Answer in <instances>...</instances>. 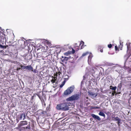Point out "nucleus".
<instances>
[{
	"label": "nucleus",
	"mask_w": 131,
	"mask_h": 131,
	"mask_svg": "<svg viewBox=\"0 0 131 131\" xmlns=\"http://www.w3.org/2000/svg\"><path fill=\"white\" fill-rule=\"evenodd\" d=\"M0 47L2 48H4L6 49V47L4 46H2V45L0 44Z\"/></svg>",
	"instance_id": "dca6fc26"
},
{
	"label": "nucleus",
	"mask_w": 131,
	"mask_h": 131,
	"mask_svg": "<svg viewBox=\"0 0 131 131\" xmlns=\"http://www.w3.org/2000/svg\"><path fill=\"white\" fill-rule=\"evenodd\" d=\"M80 97V95L79 94H74L67 98L66 100L68 101L77 100Z\"/></svg>",
	"instance_id": "f03ea898"
},
{
	"label": "nucleus",
	"mask_w": 131,
	"mask_h": 131,
	"mask_svg": "<svg viewBox=\"0 0 131 131\" xmlns=\"http://www.w3.org/2000/svg\"><path fill=\"white\" fill-rule=\"evenodd\" d=\"M81 42H83V43H84L83 41H81Z\"/></svg>",
	"instance_id": "c756f323"
},
{
	"label": "nucleus",
	"mask_w": 131,
	"mask_h": 131,
	"mask_svg": "<svg viewBox=\"0 0 131 131\" xmlns=\"http://www.w3.org/2000/svg\"><path fill=\"white\" fill-rule=\"evenodd\" d=\"M108 47L109 48H111L112 47V45L111 44H109V45H108Z\"/></svg>",
	"instance_id": "a211bd4d"
},
{
	"label": "nucleus",
	"mask_w": 131,
	"mask_h": 131,
	"mask_svg": "<svg viewBox=\"0 0 131 131\" xmlns=\"http://www.w3.org/2000/svg\"><path fill=\"white\" fill-rule=\"evenodd\" d=\"M112 90H115L117 89V87L116 86H114L112 88H111Z\"/></svg>",
	"instance_id": "f3484780"
},
{
	"label": "nucleus",
	"mask_w": 131,
	"mask_h": 131,
	"mask_svg": "<svg viewBox=\"0 0 131 131\" xmlns=\"http://www.w3.org/2000/svg\"><path fill=\"white\" fill-rule=\"evenodd\" d=\"M26 67V66H24L23 67L24 69H26V68H25Z\"/></svg>",
	"instance_id": "b1692460"
},
{
	"label": "nucleus",
	"mask_w": 131,
	"mask_h": 131,
	"mask_svg": "<svg viewBox=\"0 0 131 131\" xmlns=\"http://www.w3.org/2000/svg\"><path fill=\"white\" fill-rule=\"evenodd\" d=\"M66 82V81L64 80L63 83H62L61 84L60 86V88H62L63 86L64 85L65 83Z\"/></svg>",
	"instance_id": "ddd939ff"
},
{
	"label": "nucleus",
	"mask_w": 131,
	"mask_h": 131,
	"mask_svg": "<svg viewBox=\"0 0 131 131\" xmlns=\"http://www.w3.org/2000/svg\"><path fill=\"white\" fill-rule=\"evenodd\" d=\"M51 82H52V83H54L55 82V80H53V79H52L51 80Z\"/></svg>",
	"instance_id": "aec40b11"
},
{
	"label": "nucleus",
	"mask_w": 131,
	"mask_h": 131,
	"mask_svg": "<svg viewBox=\"0 0 131 131\" xmlns=\"http://www.w3.org/2000/svg\"><path fill=\"white\" fill-rule=\"evenodd\" d=\"M74 88V85H72L71 86L69 87L64 93V95H67L72 93L73 91Z\"/></svg>",
	"instance_id": "7ed1b4c3"
},
{
	"label": "nucleus",
	"mask_w": 131,
	"mask_h": 131,
	"mask_svg": "<svg viewBox=\"0 0 131 131\" xmlns=\"http://www.w3.org/2000/svg\"><path fill=\"white\" fill-rule=\"evenodd\" d=\"M26 69H28L29 70H32V71L33 68L31 66H26L25 67Z\"/></svg>",
	"instance_id": "0eeeda50"
},
{
	"label": "nucleus",
	"mask_w": 131,
	"mask_h": 131,
	"mask_svg": "<svg viewBox=\"0 0 131 131\" xmlns=\"http://www.w3.org/2000/svg\"><path fill=\"white\" fill-rule=\"evenodd\" d=\"M89 95L92 98L95 97L97 95V93H93V92L91 91L88 92Z\"/></svg>",
	"instance_id": "20e7f679"
},
{
	"label": "nucleus",
	"mask_w": 131,
	"mask_h": 131,
	"mask_svg": "<svg viewBox=\"0 0 131 131\" xmlns=\"http://www.w3.org/2000/svg\"><path fill=\"white\" fill-rule=\"evenodd\" d=\"M75 52V50L73 49H72V53L73 54Z\"/></svg>",
	"instance_id": "6ab92c4d"
},
{
	"label": "nucleus",
	"mask_w": 131,
	"mask_h": 131,
	"mask_svg": "<svg viewBox=\"0 0 131 131\" xmlns=\"http://www.w3.org/2000/svg\"><path fill=\"white\" fill-rule=\"evenodd\" d=\"M71 53V51H69L67 52L64 53V54L65 55L68 56Z\"/></svg>",
	"instance_id": "f8f14e48"
},
{
	"label": "nucleus",
	"mask_w": 131,
	"mask_h": 131,
	"mask_svg": "<svg viewBox=\"0 0 131 131\" xmlns=\"http://www.w3.org/2000/svg\"><path fill=\"white\" fill-rule=\"evenodd\" d=\"M58 73L59 74V75H60V72H58Z\"/></svg>",
	"instance_id": "a878e982"
},
{
	"label": "nucleus",
	"mask_w": 131,
	"mask_h": 131,
	"mask_svg": "<svg viewBox=\"0 0 131 131\" xmlns=\"http://www.w3.org/2000/svg\"><path fill=\"white\" fill-rule=\"evenodd\" d=\"M99 115L100 116H103L104 117H105V115L104 114L103 112H100L99 113Z\"/></svg>",
	"instance_id": "9d476101"
},
{
	"label": "nucleus",
	"mask_w": 131,
	"mask_h": 131,
	"mask_svg": "<svg viewBox=\"0 0 131 131\" xmlns=\"http://www.w3.org/2000/svg\"><path fill=\"white\" fill-rule=\"evenodd\" d=\"M62 58H64V57L63 56H62Z\"/></svg>",
	"instance_id": "bb28decb"
},
{
	"label": "nucleus",
	"mask_w": 131,
	"mask_h": 131,
	"mask_svg": "<svg viewBox=\"0 0 131 131\" xmlns=\"http://www.w3.org/2000/svg\"><path fill=\"white\" fill-rule=\"evenodd\" d=\"M23 116L24 117L23 119L24 120L25 118L26 117L25 115L24 114H22L20 115V116L19 119H21L22 118Z\"/></svg>",
	"instance_id": "6e6552de"
},
{
	"label": "nucleus",
	"mask_w": 131,
	"mask_h": 131,
	"mask_svg": "<svg viewBox=\"0 0 131 131\" xmlns=\"http://www.w3.org/2000/svg\"><path fill=\"white\" fill-rule=\"evenodd\" d=\"M120 121H118V125H119V124H120Z\"/></svg>",
	"instance_id": "5701e85b"
},
{
	"label": "nucleus",
	"mask_w": 131,
	"mask_h": 131,
	"mask_svg": "<svg viewBox=\"0 0 131 131\" xmlns=\"http://www.w3.org/2000/svg\"><path fill=\"white\" fill-rule=\"evenodd\" d=\"M89 53L88 52H86V53H83L82 56V57H84L87 55Z\"/></svg>",
	"instance_id": "4468645a"
},
{
	"label": "nucleus",
	"mask_w": 131,
	"mask_h": 131,
	"mask_svg": "<svg viewBox=\"0 0 131 131\" xmlns=\"http://www.w3.org/2000/svg\"><path fill=\"white\" fill-rule=\"evenodd\" d=\"M21 68H22V67H23V66H21Z\"/></svg>",
	"instance_id": "cd10ccee"
},
{
	"label": "nucleus",
	"mask_w": 131,
	"mask_h": 131,
	"mask_svg": "<svg viewBox=\"0 0 131 131\" xmlns=\"http://www.w3.org/2000/svg\"><path fill=\"white\" fill-rule=\"evenodd\" d=\"M114 93L115 92H113L112 93V95L114 96Z\"/></svg>",
	"instance_id": "4be33fe9"
},
{
	"label": "nucleus",
	"mask_w": 131,
	"mask_h": 131,
	"mask_svg": "<svg viewBox=\"0 0 131 131\" xmlns=\"http://www.w3.org/2000/svg\"><path fill=\"white\" fill-rule=\"evenodd\" d=\"M115 119L116 121H121V119L118 118V117H115Z\"/></svg>",
	"instance_id": "2eb2a0df"
},
{
	"label": "nucleus",
	"mask_w": 131,
	"mask_h": 131,
	"mask_svg": "<svg viewBox=\"0 0 131 131\" xmlns=\"http://www.w3.org/2000/svg\"><path fill=\"white\" fill-rule=\"evenodd\" d=\"M91 115L93 118L97 119L99 121H100L101 119L98 116L96 115L93 114H92Z\"/></svg>",
	"instance_id": "423d86ee"
},
{
	"label": "nucleus",
	"mask_w": 131,
	"mask_h": 131,
	"mask_svg": "<svg viewBox=\"0 0 131 131\" xmlns=\"http://www.w3.org/2000/svg\"><path fill=\"white\" fill-rule=\"evenodd\" d=\"M93 108H95V109H99V108H100L98 107H95Z\"/></svg>",
	"instance_id": "412c9836"
},
{
	"label": "nucleus",
	"mask_w": 131,
	"mask_h": 131,
	"mask_svg": "<svg viewBox=\"0 0 131 131\" xmlns=\"http://www.w3.org/2000/svg\"><path fill=\"white\" fill-rule=\"evenodd\" d=\"M103 50H100V51L101 52H103Z\"/></svg>",
	"instance_id": "393cba45"
},
{
	"label": "nucleus",
	"mask_w": 131,
	"mask_h": 131,
	"mask_svg": "<svg viewBox=\"0 0 131 131\" xmlns=\"http://www.w3.org/2000/svg\"><path fill=\"white\" fill-rule=\"evenodd\" d=\"M92 57L93 56L92 54L91 53H90L88 57V62L89 61V60H90V61H91V60L92 58Z\"/></svg>",
	"instance_id": "1a4fd4ad"
},
{
	"label": "nucleus",
	"mask_w": 131,
	"mask_h": 131,
	"mask_svg": "<svg viewBox=\"0 0 131 131\" xmlns=\"http://www.w3.org/2000/svg\"><path fill=\"white\" fill-rule=\"evenodd\" d=\"M116 46H115V49H116Z\"/></svg>",
	"instance_id": "7c9ffc66"
},
{
	"label": "nucleus",
	"mask_w": 131,
	"mask_h": 131,
	"mask_svg": "<svg viewBox=\"0 0 131 131\" xmlns=\"http://www.w3.org/2000/svg\"><path fill=\"white\" fill-rule=\"evenodd\" d=\"M71 104V103H70L60 104L57 105L56 108L58 110L68 111L69 108V106H70V104Z\"/></svg>",
	"instance_id": "f257e3e1"
},
{
	"label": "nucleus",
	"mask_w": 131,
	"mask_h": 131,
	"mask_svg": "<svg viewBox=\"0 0 131 131\" xmlns=\"http://www.w3.org/2000/svg\"><path fill=\"white\" fill-rule=\"evenodd\" d=\"M112 86H111L110 87V88H111V87H112Z\"/></svg>",
	"instance_id": "c85d7f7f"
},
{
	"label": "nucleus",
	"mask_w": 131,
	"mask_h": 131,
	"mask_svg": "<svg viewBox=\"0 0 131 131\" xmlns=\"http://www.w3.org/2000/svg\"><path fill=\"white\" fill-rule=\"evenodd\" d=\"M27 123L26 121H23L21 122V123L18 124V127H20L27 125Z\"/></svg>",
	"instance_id": "39448f33"
},
{
	"label": "nucleus",
	"mask_w": 131,
	"mask_h": 131,
	"mask_svg": "<svg viewBox=\"0 0 131 131\" xmlns=\"http://www.w3.org/2000/svg\"><path fill=\"white\" fill-rule=\"evenodd\" d=\"M68 60V58L65 57L64 59L62 60V61L63 62L65 63Z\"/></svg>",
	"instance_id": "9b49d317"
}]
</instances>
